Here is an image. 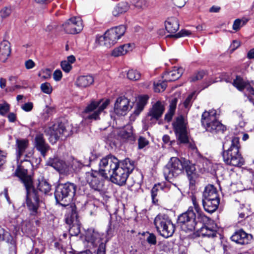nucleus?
I'll use <instances>...</instances> for the list:
<instances>
[{"label":"nucleus","mask_w":254,"mask_h":254,"mask_svg":"<svg viewBox=\"0 0 254 254\" xmlns=\"http://www.w3.org/2000/svg\"><path fill=\"white\" fill-rule=\"evenodd\" d=\"M15 175L19 177L24 184L26 190L27 207L31 211V214L35 215L39 207V197L34 189L31 176L27 175V170L21 166L17 167Z\"/></svg>","instance_id":"1"},{"label":"nucleus","mask_w":254,"mask_h":254,"mask_svg":"<svg viewBox=\"0 0 254 254\" xmlns=\"http://www.w3.org/2000/svg\"><path fill=\"white\" fill-rule=\"evenodd\" d=\"M230 142V147L223 151V160L227 165L241 167L244 164L245 161L240 153L239 139L235 137Z\"/></svg>","instance_id":"2"},{"label":"nucleus","mask_w":254,"mask_h":254,"mask_svg":"<svg viewBox=\"0 0 254 254\" xmlns=\"http://www.w3.org/2000/svg\"><path fill=\"white\" fill-rule=\"evenodd\" d=\"M134 168L133 162L129 159L127 158L121 161L118 166L110 176L111 181L119 186L124 185L129 174Z\"/></svg>","instance_id":"3"},{"label":"nucleus","mask_w":254,"mask_h":254,"mask_svg":"<svg viewBox=\"0 0 254 254\" xmlns=\"http://www.w3.org/2000/svg\"><path fill=\"white\" fill-rule=\"evenodd\" d=\"M201 122L202 126L210 132H223L226 129L225 127L218 120L217 112L214 109L204 112Z\"/></svg>","instance_id":"4"},{"label":"nucleus","mask_w":254,"mask_h":254,"mask_svg":"<svg viewBox=\"0 0 254 254\" xmlns=\"http://www.w3.org/2000/svg\"><path fill=\"white\" fill-rule=\"evenodd\" d=\"M154 223L158 233L164 238L171 237L175 231V225L165 214L157 215L154 219Z\"/></svg>","instance_id":"5"},{"label":"nucleus","mask_w":254,"mask_h":254,"mask_svg":"<svg viewBox=\"0 0 254 254\" xmlns=\"http://www.w3.org/2000/svg\"><path fill=\"white\" fill-rule=\"evenodd\" d=\"M126 27L124 25H120L114 28H111L107 31L103 36L99 38L100 44L110 48L115 45L123 36L126 32Z\"/></svg>","instance_id":"6"},{"label":"nucleus","mask_w":254,"mask_h":254,"mask_svg":"<svg viewBox=\"0 0 254 254\" xmlns=\"http://www.w3.org/2000/svg\"><path fill=\"white\" fill-rule=\"evenodd\" d=\"M183 170L184 159L180 160L177 157H172L164 167L163 173L165 179L171 182L174 178L183 173Z\"/></svg>","instance_id":"7"},{"label":"nucleus","mask_w":254,"mask_h":254,"mask_svg":"<svg viewBox=\"0 0 254 254\" xmlns=\"http://www.w3.org/2000/svg\"><path fill=\"white\" fill-rule=\"evenodd\" d=\"M76 186L73 183H66L60 184L55 192V197L58 202H70L75 193Z\"/></svg>","instance_id":"8"},{"label":"nucleus","mask_w":254,"mask_h":254,"mask_svg":"<svg viewBox=\"0 0 254 254\" xmlns=\"http://www.w3.org/2000/svg\"><path fill=\"white\" fill-rule=\"evenodd\" d=\"M109 100L93 101L85 109L83 116L85 120H96L99 119V115L109 105Z\"/></svg>","instance_id":"9"},{"label":"nucleus","mask_w":254,"mask_h":254,"mask_svg":"<svg viewBox=\"0 0 254 254\" xmlns=\"http://www.w3.org/2000/svg\"><path fill=\"white\" fill-rule=\"evenodd\" d=\"M121 162L113 155H107L102 158L99 163V172L104 179L108 178Z\"/></svg>","instance_id":"10"},{"label":"nucleus","mask_w":254,"mask_h":254,"mask_svg":"<svg viewBox=\"0 0 254 254\" xmlns=\"http://www.w3.org/2000/svg\"><path fill=\"white\" fill-rule=\"evenodd\" d=\"M195 218V214L190 208L181 214L178 218V224L181 230L186 232H192L197 225Z\"/></svg>","instance_id":"11"},{"label":"nucleus","mask_w":254,"mask_h":254,"mask_svg":"<svg viewBox=\"0 0 254 254\" xmlns=\"http://www.w3.org/2000/svg\"><path fill=\"white\" fill-rule=\"evenodd\" d=\"M187 125L186 119L182 115L178 116L173 123L175 133L180 143H186L188 141Z\"/></svg>","instance_id":"12"},{"label":"nucleus","mask_w":254,"mask_h":254,"mask_svg":"<svg viewBox=\"0 0 254 254\" xmlns=\"http://www.w3.org/2000/svg\"><path fill=\"white\" fill-rule=\"evenodd\" d=\"M45 131L49 136V140L52 144L56 143L60 137L68 135L64 125L62 123L55 124L47 128Z\"/></svg>","instance_id":"13"},{"label":"nucleus","mask_w":254,"mask_h":254,"mask_svg":"<svg viewBox=\"0 0 254 254\" xmlns=\"http://www.w3.org/2000/svg\"><path fill=\"white\" fill-rule=\"evenodd\" d=\"M85 178L90 187L95 190L100 191L103 187V178L100 172L91 171L86 172Z\"/></svg>","instance_id":"14"},{"label":"nucleus","mask_w":254,"mask_h":254,"mask_svg":"<svg viewBox=\"0 0 254 254\" xmlns=\"http://www.w3.org/2000/svg\"><path fill=\"white\" fill-rule=\"evenodd\" d=\"M64 30L68 34H74L80 32L83 28L82 21L79 17H72L63 25Z\"/></svg>","instance_id":"15"},{"label":"nucleus","mask_w":254,"mask_h":254,"mask_svg":"<svg viewBox=\"0 0 254 254\" xmlns=\"http://www.w3.org/2000/svg\"><path fill=\"white\" fill-rule=\"evenodd\" d=\"M47 165L53 167L60 174L63 175L69 174L70 169L69 163L58 157L50 158L47 162Z\"/></svg>","instance_id":"16"},{"label":"nucleus","mask_w":254,"mask_h":254,"mask_svg":"<svg viewBox=\"0 0 254 254\" xmlns=\"http://www.w3.org/2000/svg\"><path fill=\"white\" fill-rule=\"evenodd\" d=\"M165 110V106L163 102L157 101L152 105L148 113L147 120L150 124H155L161 117Z\"/></svg>","instance_id":"17"},{"label":"nucleus","mask_w":254,"mask_h":254,"mask_svg":"<svg viewBox=\"0 0 254 254\" xmlns=\"http://www.w3.org/2000/svg\"><path fill=\"white\" fill-rule=\"evenodd\" d=\"M233 84L239 91H242L246 89L248 93L245 92L244 94L248 98L250 101H251V96H254V89L251 87L248 81H246L240 76H238L234 80Z\"/></svg>","instance_id":"18"},{"label":"nucleus","mask_w":254,"mask_h":254,"mask_svg":"<svg viewBox=\"0 0 254 254\" xmlns=\"http://www.w3.org/2000/svg\"><path fill=\"white\" fill-rule=\"evenodd\" d=\"M129 108H131V106L129 105V100L125 97H120L115 104L114 111L117 115H125Z\"/></svg>","instance_id":"19"},{"label":"nucleus","mask_w":254,"mask_h":254,"mask_svg":"<svg viewBox=\"0 0 254 254\" xmlns=\"http://www.w3.org/2000/svg\"><path fill=\"white\" fill-rule=\"evenodd\" d=\"M85 240L89 244L90 247H96L98 245L103 244L101 243V234L92 229H88L85 234Z\"/></svg>","instance_id":"20"},{"label":"nucleus","mask_w":254,"mask_h":254,"mask_svg":"<svg viewBox=\"0 0 254 254\" xmlns=\"http://www.w3.org/2000/svg\"><path fill=\"white\" fill-rule=\"evenodd\" d=\"M252 235L247 233L243 230L240 229L236 231L232 236L231 240L240 245L249 244L252 240Z\"/></svg>","instance_id":"21"},{"label":"nucleus","mask_w":254,"mask_h":254,"mask_svg":"<svg viewBox=\"0 0 254 254\" xmlns=\"http://www.w3.org/2000/svg\"><path fill=\"white\" fill-rule=\"evenodd\" d=\"M114 133L117 134L119 137L125 140L133 141L135 140L133 128L130 125H127L123 128L115 130Z\"/></svg>","instance_id":"22"},{"label":"nucleus","mask_w":254,"mask_h":254,"mask_svg":"<svg viewBox=\"0 0 254 254\" xmlns=\"http://www.w3.org/2000/svg\"><path fill=\"white\" fill-rule=\"evenodd\" d=\"M35 146L42 155L45 157L46 152L49 149V146L47 144L43 137V135L41 133L37 134L35 138Z\"/></svg>","instance_id":"23"},{"label":"nucleus","mask_w":254,"mask_h":254,"mask_svg":"<svg viewBox=\"0 0 254 254\" xmlns=\"http://www.w3.org/2000/svg\"><path fill=\"white\" fill-rule=\"evenodd\" d=\"M165 29L170 35L169 37H173L171 35H174L179 28V24L178 19L174 17L168 18L165 22Z\"/></svg>","instance_id":"24"},{"label":"nucleus","mask_w":254,"mask_h":254,"mask_svg":"<svg viewBox=\"0 0 254 254\" xmlns=\"http://www.w3.org/2000/svg\"><path fill=\"white\" fill-rule=\"evenodd\" d=\"M183 67H174L172 70L166 72L163 76L164 80L167 81H173L179 79L184 72Z\"/></svg>","instance_id":"25"},{"label":"nucleus","mask_w":254,"mask_h":254,"mask_svg":"<svg viewBox=\"0 0 254 254\" xmlns=\"http://www.w3.org/2000/svg\"><path fill=\"white\" fill-rule=\"evenodd\" d=\"M66 222L70 226L71 225L69 229L71 235L77 236L79 234L80 230L76 215L72 214L70 218H67Z\"/></svg>","instance_id":"26"},{"label":"nucleus","mask_w":254,"mask_h":254,"mask_svg":"<svg viewBox=\"0 0 254 254\" xmlns=\"http://www.w3.org/2000/svg\"><path fill=\"white\" fill-rule=\"evenodd\" d=\"M11 53L10 44L7 41H3L0 44V61L5 62Z\"/></svg>","instance_id":"27"},{"label":"nucleus","mask_w":254,"mask_h":254,"mask_svg":"<svg viewBox=\"0 0 254 254\" xmlns=\"http://www.w3.org/2000/svg\"><path fill=\"white\" fill-rule=\"evenodd\" d=\"M185 169L188 178L191 183L194 182L197 177L196 169L194 164L190 163L189 160L184 159V169Z\"/></svg>","instance_id":"28"},{"label":"nucleus","mask_w":254,"mask_h":254,"mask_svg":"<svg viewBox=\"0 0 254 254\" xmlns=\"http://www.w3.org/2000/svg\"><path fill=\"white\" fill-rule=\"evenodd\" d=\"M94 82V78L91 75H81L78 77L75 82V85L80 88H86Z\"/></svg>","instance_id":"29"},{"label":"nucleus","mask_w":254,"mask_h":254,"mask_svg":"<svg viewBox=\"0 0 254 254\" xmlns=\"http://www.w3.org/2000/svg\"><path fill=\"white\" fill-rule=\"evenodd\" d=\"M202 204L204 210L209 212H214L218 208L219 204V198L210 199H202Z\"/></svg>","instance_id":"30"},{"label":"nucleus","mask_w":254,"mask_h":254,"mask_svg":"<svg viewBox=\"0 0 254 254\" xmlns=\"http://www.w3.org/2000/svg\"><path fill=\"white\" fill-rule=\"evenodd\" d=\"M17 160L18 161H28L27 159H21L25 149L28 146V141L24 139L17 140Z\"/></svg>","instance_id":"31"},{"label":"nucleus","mask_w":254,"mask_h":254,"mask_svg":"<svg viewBox=\"0 0 254 254\" xmlns=\"http://www.w3.org/2000/svg\"><path fill=\"white\" fill-rule=\"evenodd\" d=\"M202 199H218V195L216 189L213 186H207L203 192Z\"/></svg>","instance_id":"32"},{"label":"nucleus","mask_w":254,"mask_h":254,"mask_svg":"<svg viewBox=\"0 0 254 254\" xmlns=\"http://www.w3.org/2000/svg\"><path fill=\"white\" fill-rule=\"evenodd\" d=\"M133 45L130 44H125L115 48L112 52V55L114 57H119L126 54L132 50Z\"/></svg>","instance_id":"33"},{"label":"nucleus","mask_w":254,"mask_h":254,"mask_svg":"<svg viewBox=\"0 0 254 254\" xmlns=\"http://www.w3.org/2000/svg\"><path fill=\"white\" fill-rule=\"evenodd\" d=\"M191 200L193 207L197 212L198 221L200 222H202L203 223L207 221L208 220V218L204 215L201 212L196 197L193 195L192 196Z\"/></svg>","instance_id":"34"},{"label":"nucleus","mask_w":254,"mask_h":254,"mask_svg":"<svg viewBox=\"0 0 254 254\" xmlns=\"http://www.w3.org/2000/svg\"><path fill=\"white\" fill-rule=\"evenodd\" d=\"M37 188L41 194H49L51 190V185L44 179L39 181Z\"/></svg>","instance_id":"35"},{"label":"nucleus","mask_w":254,"mask_h":254,"mask_svg":"<svg viewBox=\"0 0 254 254\" xmlns=\"http://www.w3.org/2000/svg\"><path fill=\"white\" fill-rule=\"evenodd\" d=\"M129 9V5L127 2H121L118 3L112 11L113 14L117 16L121 14L126 12Z\"/></svg>","instance_id":"36"},{"label":"nucleus","mask_w":254,"mask_h":254,"mask_svg":"<svg viewBox=\"0 0 254 254\" xmlns=\"http://www.w3.org/2000/svg\"><path fill=\"white\" fill-rule=\"evenodd\" d=\"M148 98L149 97L147 95H143L139 97L138 101L134 111V113L136 115H138L143 110L144 106L147 104Z\"/></svg>","instance_id":"37"},{"label":"nucleus","mask_w":254,"mask_h":254,"mask_svg":"<svg viewBox=\"0 0 254 254\" xmlns=\"http://www.w3.org/2000/svg\"><path fill=\"white\" fill-rule=\"evenodd\" d=\"M177 102V99L174 98L172 100L169 105V109L165 116V120L166 121L170 122L172 120L176 110Z\"/></svg>","instance_id":"38"},{"label":"nucleus","mask_w":254,"mask_h":254,"mask_svg":"<svg viewBox=\"0 0 254 254\" xmlns=\"http://www.w3.org/2000/svg\"><path fill=\"white\" fill-rule=\"evenodd\" d=\"M249 20V19L246 17L236 19L233 24V29L236 31L239 30L242 27L246 24Z\"/></svg>","instance_id":"39"},{"label":"nucleus","mask_w":254,"mask_h":254,"mask_svg":"<svg viewBox=\"0 0 254 254\" xmlns=\"http://www.w3.org/2000/svg\"><path fill=\"white\" fill-rule=\"evenodd\" d=\"M160 188H161L160 185H155L151 190V198L152 202L154 204H157L158 202V199L156 197L157 196L158 192L160 191Z\"/></svg>","instance_id":"40"},{"label":"nucleus","mask_w":254,"mask_h":254,"mask_svg":"<svg viewBox=\"0 0 254 254\" xmlns=\"http://www.w3.org/2000/svg\"><path fill=\"white\" fill-rule=\"evenodd\" d=\"M167 81H159L157 83H154V90L156 92H160L163 91L167 86L166 82Z\"/></svg>","instance_id":"41"},{"label":"nucleus","mask_w":254,"mask_h":254,"mask_svg":"<svg viewBox=\"0 0 254 254\" xmlns=\"http://www.w3.org/2000/svg\"><path fill=\"white\" fill-rule=\"evenodd\" d=\"M127 76L128 79L132 80H138L140 77V73L135 70L131 69L128 70L127 73Z\"/></svg>","instance_id":"42"},{"label":"nucleus","mask_w":254,"mask_h":254,"mask_svg":"<svg viewBox=\"0 0 254 254\" xmlns=\"http://www.w3.org/2000/svg\"><path fill=\"white\" fill-rule=\"evenodd\" d=\"M217 226L215 224L213 223L212 226L208 224V229H207L206 237H214L216 235Z\"/></svg>","instance_id":"43"},{"label":"nucleus","mask_w":254,"mask_h":254,"mask_svg":"<svg viewBox=\"0 0 254 254\" xmlns=\"http://www.w3.org/2000/svg\"><path fill=\"white\" fill-rule=\"evenodd\" d=\"M133 5L138 9H144L147 7L148 3L147 0H136Z\"/></svg>","instance_id":"44"},{"label":"nucleus","mask_w":254,"mask_h":254,"mask_svg":"<svg viewBox=\"0 0 254 254\" xmlns=\"http://www.w3.org/2000/svg\"><path fill=\"white\" fill-rule=\"evenodd\" d=\"M138 148L139 149H142L148 145L149 141L145 137L143 136H139L138 139Z\"/></svg>","instance_id":"45"},{"label":"nucleus","mask_w":254,"mask_h":254,"mask_svg":"<svg viewBox=\"0 0 254 254\" xmlns=\"http://www.w3.org/2000/svg\"><path fill=\"white\" fill-rule=\"evenodd\" d=\"M204 74L205 73L203 71H198L190 77V82H195L200 80L203 77Z\"/></svg>","instance_id":"46"},{"label":"nucleus","mask_w":254,"mask_h":254,"mask_svg":"<svg viewBox=\"0 0 254 254\" xmlns=\"http://www.w3.org/2000/svg\"><path fill=\"white\" fill-rule=\"evenodd\" d=\"M195 93H192L190 94L186 98L184 102V106L186 109H189L191 106L192 101L193 100V97L194 96Z\"/></svg>","instance_id":"47"},{"label":"nucleus","mask_w":254,"mask_h":254,"mask_svg":"<svg viewBox=\"0 0 254 254\" xmlns=\"http://www.w3.org/2000/svg\"><path fill=\"white\" fill-rule=\"evenodd\" d=\"M10 109L9 105L6 103L3 102L0 104V114L2 116L5 115L9 111Z\"/></svg>","instance_id":"48"},{"label":"nucleus","mask_w":254,"mask_h":254,"mask_svg":"<svg viewBox=\"0 0 254 254\" xmlns=\"http://www.w3.org/2000/svg\"><path fill=\"white\" fill-rule=\"evenodd\" d=\"M41 89L45 93L49 94L52 92V87L48 82L42 83L41 85Z\"/></svg>","instance_id":"49"},{"label":"nucleus","mask_w":254,"mask_h":254,"mask_svg":"<svg viewBox=\"0 0 254 254\" xmlns=\"http://www.w3.org/2000/svg\"><path fill=\"white\" fill-rule=\"evenodd\" d=\"M11 12L10 7H4L0 10V16L2 18L9 16Z\"/></svg>","instance_id":"50"},{"label":"nucleus","mask_w":254,"mask_h":254,"mask_svg":"<svg viewBox=\"0 0 254 254\" xmlns=\"http://www.w3.org/2000/svg\"><path fill=\"white\" fill-rule=\"evenodd\" d=\"M61 66L62 69L67 73L69 72L72 68L71 65L66 61H62L61 63Z\"/></svg>","instance_id":"51"},{"label":"nucleus","mask_w":254,"mask_h":254,"mask_svg":"<svg viewBox=\"0 0 254 254\" xmlns=\"http://www.w3.org/2000/svg\"><path fill=\"white\" fill-rule=\"evenodd\" d=\"M38 75L41 78L48 79L51 76V71L48 69L42 70L39 72Z\"/></svg>","instance_id":"52"},{"label":"nucleus","mask_w":254,"mask_h":254,"mask_svg":"<svg viewBox=\"0 0 254 254\" xmlns=\"http://www.w3.org/2000/svg\"><path fill=\"white\" fill-rule=\"evenodd\" d=\"M191 34V32L186 29L182 30L181 31L175 35H172L171 36L173 37L179 38L181 37H185L189 36Z\"/></svg>","instance_id":"53"},{"label":"nucleus","mask_w":254,"mask_h":254,"mask_svg":"<svg viewBox=\"0 0 254 254\" xmlns=\"http://www.w3.org/2000/svg\"><path fill=\"white\" fill-rule=\"evenodd\" d=\"M63 76V74L61 70L56 69L53 73L54 79L56 81H59L61 80Z\"/></svg>","instance_id":"54"},{"label":"nucleus","mask_w":254,"mask_h":254,"mask_svg":"<svg viewBox=\"0 0 254 254\" xmlns=\"http://www.w3.org/2000/svg\"><path fill=\"white\" fill-rule=\"evenodd\" d=\"M6 153L0 150V168L5 163Z\"/></svg>","instance_id":"55"},{"label":"nucleus","mask_w":254,"mask_h":254,"mask_svg":"<svg viewBox=\"0 0 254 254\" xmlns=\"http://www.w3.org/2000/svg\"><path fill=\"white\" fill-rule=\"evenodd\" d=\"M147 241L150 244L155 245L156 243L155 236L153 234H149V236L147 238Z\"/></svg>","instance_id":"56"},{"label":"nucleus","mask_w":254,"mask_h":254,"mask_svg":"<svg viewBox=\"0 0 254 254\" xmlns=\"http://www.w3.org/2000/svg\"><path fill=\"white\" fill-rule=\"evenodd\" d=\"M21 108L26 112H29L33 108V104L31 102L26 103L21 106Z\"/></svg>","instance_id":"57"},{"label":"nucleus","mask_w":254,"mask_h":254,"mask_svg":"<svg viewBox=\"0 0 254 254\" xmlns=\"http://www.w3.org/2000/svg\"><path fill=\"white\" fill-rule=\"evenodd\" d=\"M9 235V233L5 232L4 230L0 227V242L5 240V238Z\"/></svg>","instance_id":"58"},{"label":"nucleus","mask_w":254,"mask_h":254,"mask_svg":"<svg viewBox=\"0 0 254 254\" xmlns=\"http://www.w3.org/2000/svg\"><path fill=\"white\" fill-rule=\"evenodd\" d=\"M174 4L179 7H182L185 5L188 0H172Z\"/></svg>","instance_id":"59"},{"label":"nucleus","mask_w":254,"mask_h":254,"mask_svg":"<svg viewBox=\"0 0 254 254\" xmlns=\"http://www.w3.org/2000/svg\"><path fill=\"white\" fill-rule=\"evenodd\" d=\"M25 65L27 69H29L33 68L35 66V64L32 60H28L25 62Z\"/></svg>","instance_id":"60"},{"label":"nucleus","mask_w":254,"mask_h":254,"mask_svg":"<svg viewBox=\"0 0 254 254\" xmlns=\"http://www.w3.org/2000/svg\"><path fill=\"white\" fill-rule=\"evenodd\" d=\"M207 229H208V224L202 226L199 230V235L202 236H206Z\"/></svg>","instance_id":"61"},{"label":"nucleus","mask_w":254,"mask_h":254,"mask_svg":"<svg viewBox=\"0 0 254 254\" xmlns=\"http://www.w3.org/2000/svg\"><path fill=\"white\" fill-rule=\"evenodd\" d=\"M97 254H105V245L101 244L99 246Z\"/></svg>","instance_id":"62"},{"label":"nucleus","mask_w":254,"mask_h":254,"mask_svg":"<svg viewBox=\"0 0 254 254\" xmlns=\"http://www.w3.org/2000/svg\"><path fill=\"white\" fill-rule=\"evenodd\" d=\"M163 141L164 143H167L170 142V145H172L175 143V140L170 141V138L168 135H164L162 138Z\"/></svg>","instance_id":"63"},{"label":"nucleus","mask_w":254,"mask_h":254,"mask_svg":"<svg viewBox=\"0 0 254 254\" xmlns=\"http://www.w3.org/2000/svg\"><path fill=\"white\" fill-rule=\"evenodd\" d=\"M9 122L13 123L16 121V114L13 113H10L7 116Z\"/></svg>","instance_id":"64"}]
</instances>
